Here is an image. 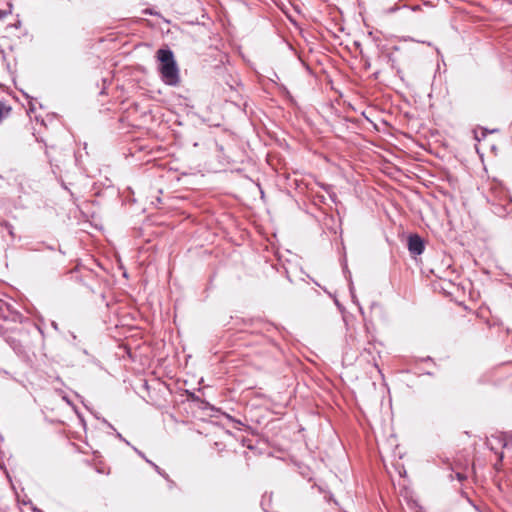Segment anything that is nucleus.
<instances>
[{
	"instance_id": "obj_1",
	"label": "nucleus",
	"mask_w": 512,
	"mask_h": 512,
	"mask_svg": "<svg viewBox=\"0 0 512 512\" xmlns=\"http://www.w3.org/2000/svg\"><path fill=\"white\" fill-rule=\"evenodd\" d=\"M157 59L160 62L158 69L163 82L170 86L178 85L180 81L179 69L173 52L170 49H159Z\"/></svg>"
},
{
	"instance_id": "obj_2",
	"label": "nucleus",
	"mask_w": 512,
	"mask_h": 512,
	"mask_svg": "<svg viewBox=\"0 0 512 512\" xmlns=\"http://www.w3.org/2000/svg\"><path fill=\"white\" fill-rule=\"evenodd\" d=\"M424 248H425L424 241L419 235L413 234V235L409 236L408 250L412 255H414V256L421 255L424 252Z\"/></svg>"
},
{
	"instance_id": "obj_3",
	"label": "nucleus",
	"mask_w": 512,
	"mask_h": 512,
	"mask_svg": "<svg viewBox=\"0 0 512 512\" xmlns=\"http://www.w3.org/2000/svg\"><path fill=\"white\" fill-rule=\"evenodd\" d=\"M10 112V108L6 107L3 103L0 102V122L8 116Z\"/></svg>"
},
{
	"instance_id": "obj_4",
	"label": "nucleus",
	"mask_w": 512,
	"mask_h": 512,
	"mask_svg": "<svg viewBox=\"0 0 512 512\" xmlns=\"http://www.w3.org/2000/svg\"><path fill=\"white\" fill-rule=\"evenodd\" d=\"M486 135H487V130H482V131H481V135H478V133H477V132H475V139H476L477 141H480L481 139L485 138V137H486Z\"/></svg>"
},
{
	"instance_id": "obj_5",
	"label": "nucleus",
	"mask_w": 512,
	"mask_h": 512,
	"mask_svg": "<svg viewBox=\"0 0 512 512\" xmlns=\"http://www.w3.org/2000/svg\"><path fill=\"white\" fill-rule=\"evenodd\" d=\"M146 461H147L148 463H150V464L155 468L156 472H158L159 474H161L160 468H159L156 464L152 463V462H151L150 460H148V459H146Z\"/></svg>"
},
{
	"instance_id": "obj_6",
	"label": "nucleus",
	"mask_w": 512,
	"mask_h": 512,
	"mask_svg": "<svg viewBox=\"0 0 512 512\" xmlns=\"http://www.w3.org/2000/svg\"><path fill=\"white\" fill-rule=\"evenodd\" d=\"M133 449L135 450V452H136L139 456H141V457H142V458H144L145 460L147 459V458L145 457V455H144L141 451H139L137 448H135V447H134Z\"/></svg>"
},
{
	"instance_id": "obj_7",
	"label": "nucleus",
	"mask_w": 512,
	"mask_h": 512,
	"mask_svg": "<svg viewBox=\"0 0 512 512\" xmlns=\"http://www.w3.org/2000/svg\"><path fill=\"white\" fill-rule=\"evenodd\" d=\"M116 435H117V437H118L120 440H122V441H124L125 443L129 444V442H128L127 440H125L119 432H117V433H116Z\"/></svg>"
},
{
	"instance_id": "obj_8",
	"label": "nucleus",
	"mask_w": 512,
	"mask_h": 512,
	"mask_svg": "<svg viewBox=\"0 0 512 512\" xmlns=\"http://www.w3.org/2000/svg\"><path fill=\"white\" fill-rule=\"evenodd\" d=\"M144 13L145 14H151V15L153 14L152 10H150V9H145Z\"/></svg>"
},
{
	"instance_id": "obj_9",
	"label": "nucleus",
	"mask_w": 512,
	"mask_h": 512,
	"mask_svg": "<svg viewBox=\"0 0 512 512\" xmlns=\"http://www.w3.org/2000/svg\"><path fill=\"white\" fill-rule=\"evenodd\" d=\"M23 505L24 506H27L28 510H31L32 508L29 506V503H26L25 501H23Z\"/></svg>"
},
{
	"instance_id": "obj_10",
	"label": "nucleus",
	"mask_w": 512,
	"mask_h": 512,
	"mask_svg": "<svg viewBox=\"0 0 512 512\" xmlns=\"http://www.w3.org/2000/svg\"><path fill=\"white\" fill-rule=\"evenodd\" d=\"M3 303L0 301V317L2 316Z\"/></svg>"
},
{
	"instance_id": "obj_11",
	"label": "nucleus",
	"mask_w": 512,
	"mask_h": 512,
	"mask_svg": "<svg viewBox=\"0 0 512 512\" xmlns=\"http://www.w3.org/2000/svg\"><path fill=\"white\" fill-rule=\"evenodd\" d=\"M457 478H458L459 480L464 479V477H463V476H462V474H460V473H458V474H457Z\"/></svg>"
},
{
	"instance_id": "obj_12",
	"label": "nucleus",
	"mask_w": 512,
	"mask_h": 512,
	"mask_svg": "<svg viewBox=\"0 0 512 512\" xmlns=\"http://www.w3.org/2000/svg\"><path fill=\"white\" fill-rule=\"evenodd\" d=\"M33 511L34 512H41L39 509H37L36 507L33 508Z\"/></svg>"
},
{
	"instance_id": "obj_13",
	"label": "nucleus",
	"mask_w": 512,
	"mask_h": 512,
	"mask_svg": "<svg viewBox=\"0 0 512 512\" xmlns=\"http://www.w3.org/2000/svg\"><path fill=\"white\" fill-rule=\"evenodd\" d=\"M21 512H25L22 508H20Z\"/></svg>"
}]
</instances>
